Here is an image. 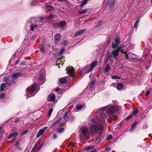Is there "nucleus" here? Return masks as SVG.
Masks as SVG:
<instances>
[{
    "label": "nucleus",
    "instance_id": "obj_1",
    "mask_svg": "<svg viewBox=\"0 0 152 152\" xmlns=\"http://www.w3.org/2000/svg\"><path fill=\"white\" fill-rule=\"evenodd\" d=\"M89 136V131L88 128L85 127H82L80 129V138L81 140H86Z\"/></svg>",
    "mask_w": 152,
    "mask_h": 152
},
{
    "label": "nucleus",
    "instance_id": "obj_2",
    "mask_svg": "<svg viewBox=\"0 0 152 152\" xmlns=\"http://www.w3.org/2000/svg\"><path fill=\"white\" fill-rule=\"evenodd\" d=\"M118 108L115 107H110L107 110L108 115L109 116V119L111 120L115 121L117 119L116 116L114 115L113 114L115 112L118 110Z\"/></svg>",
    "mask_w": 152,
    "mask_h": 152
},
{
    "label": "nucleus",
    "instance_id": "obj_3",
    "mask_svg": "<svg viewBox=\"0 0 152 152\" xmlns=\"http://www.w3.org/2000/svg\"><path fill=\"white\" fill-rule=\"evenodd\" d=\"M102 125L99 124L97 125H93L91 127L90 130L91 132L93 133L95 132L98 133H101L102 130Z\"/></svg>",
    "mask_w": 152,
    "mask_h": 152
},
{
    "label": "nucleus",
    "instance_id": "obj_4",
    "mask_svg": "<svg viewBox=\"0 0 152 152\" xmlns=\"http://www.w3.org/2000/svg\"><path fill=\"white\" fill-rule=\"evenodd\" d=\"M36 86L35 85H34L31 87H29L27 88L26 91L28 97L33 96L36 94V92L35 91Z\"/></svg>",
    "mask_w": 152,
    "mask_h": 152
},
{
    "label": "nucleus",
    "instance_id": "obj_5",
    "mask_svg": "<svg viewBox=\"0 0 152 152\" xmlns=\"http://www.w3.org/2000/svg\"><path fill=\"white\" fill-rule=\"evenodd\" d=\"M66 70L68 74L71 77H73L74 76L75 74L74 73L75 70L73 67L72 66L67 67L66 69Z\"/></svg>",
    "mask_w": 152,
    "mask_h": 152
},
{
    "label": "nucleus",
    "instance_id": "obj_6",
    "mask_svg": "<svg viewBox=\"0 0 152 152\" xmlns=\"http://www.w3.org/2000/svg\"><path fill=\"white\" fill-rule=\"evenodd\" d=\"M69 113V110H66L65 111L64 113V117L63 118H61L58 121V123L61 121L62 120V119H63V122H62L61 124L62 125L66 123V120L67 118V116Z\"/></svg>",
    "mask_w": 152,
    "mask_h": 152
},
{
    "label": "nucleus",
    "instance_id": "obj_7",
    "mask_svg": "<svg viewBox=\"0 0 152 152\" xmlns=\"http://www.w3.org/2000/svg\"><path fill=\"white\" fill-rule=\"evenodd\" d=\"M111 58L115 59H118L119 58V53L116 50H113L111 54Z\"/></svg>",
    "mask_w": 152,
    "mask_h": 152
},
{
    "label": "nucleus",
    "instance_id": "obj_8",
    "mask_svg": "<svg viewBox=\"0 0 152 152\" xmlns=\"http://www.w3.org/2000/svg\"><path fill=\"white\" fill-rule=\"evenodd\" d=\"M120 43V39H119L117 37L115 40V43H113L112 46L113 48L115 49L117 48L119 45Z\"/></svg>",
    "mask_w": 152,
    "mask_h": 152
},
{
    "label": "nucleus",
    "instance_id": "obj_9",
    "mask_svg": "<svg viewBox=\"0 0 152 152\" xmlns=\"http://www.w3.org/2000/svg\"><path fill=\"white\" fill-rule=\"evenodd\" d=\"M47 126H46L43 128L42 129H40L37 134V137H39L41 135L44 133V131L47 129Z\"/></svg>",
    "mask_w": 152,
    "mask_h": 152
},
{
    "label": "nucleus",
    "instance_id": "obj_10",
    "mask_svg": "<svg viewBox=\"0 0 152 152\" xmlns=\"http://www.w3.org/2000/svg\"><path fill=\"white\" fill-rule=\"evenodd\" d=\"M66 24V22L64 21L61 22L59 23H58V27L63 29L65 28Z\"/></svg>",
    "mask_w": 152,
    "mask_h": 152
},
{
    "label": "nucleus",
    "instance_id": "obj_11",
    "mask_svg": "<svg viewBox=\"0 0 152 152\" xmlns=\"http://www.w3.org/2000/svg\"><path fill=\"white\" fill-rule=\"evenodd\" d=\"M55 98V95L53 93H51L50 94L47 99V100L49 102L53 101Z\"/></svg>",
    "mask_w": 152,
    "mask_h": 152
},
{
    "label": "nucleus",
    "instance_id": "obj_12",
    "mask_svg": "<svg viewBox=\"0 0 152 152\" xmlns=\"http://www.w3.org/2000/svg\"><path fill=\"white\" fill-rule=\"evenodd\" d=\"M45 72L44 70L42 71L39 76V79L41 80H43L45 79Z\"/></svg>",
    "mask_w": 152,
    "mask_h": 152
},
{
    "label": "nucleus",
    "instance_id": "obj_13",
    "mask_svg": "<svg viewBox=\"0 0 152 152\" xmlns=\"http://www.w3.org/2000/svg\"><path fill=\"white\" fill-rule=\"evenodd\" d=\"M86 29H83L82 30H81L78 31H77L76 32L74 35V37H77V36L80 35L81 34H82L85 31Z\"/></svg>",
    "mask_w": 152,
    "mask_h": 152
},
{
    "label": "nucleus",
    "instance_id": "obj_14",
    "mask_svg": "<svg viewBox=\"0 0 152 152\" xmlns=\"http://www.w3.org/2000/svg\"><path fill=\"white\" fill-rule=\"evenodd\" d=\"M20 74L19 73H17L14 74L11 76V81H13L15 79L20 77Z\"/></svg>",
    "mask_w": 152,
    "mask_h": 152
},
{
    "label": "nucleus",
    "instance_id": "obj_15",
    "mask_svg": "<svg viewBox=\"0 0 152 152\" xmlns=\"http://www.w3.org/2000/svg\"><path fill=\"white\" fill-rule=\"evenodd\" d=\"M6 83H3L0 85V91H2L6 88Z\"/></svg>",
    "mask_w": 152,
    "mask_h": 152
},
{
    "label": "nucleus",
    "instance_id": "obj_16",
    "mask_svg": "<svg viewBox=\"0 0 152 152\" xmlns=\"http://www.w3.org/2000/svg\"><path fill=\"white\" fill-rule=\"evenodd\" d=\"M97 64V61H94L92 62V63H91L90 65L91 69L88 72L91 71L92 70V69L95 67Z\"/></svg>",
    "mask_w": 152,
    "mask_h": 152
},
{
    "label": "nucleus",
    "instance_id": "obj_17",
    "mask_svg": "<svg viewBox=\"0 0 152 152\" xmlns=\"http://www.w3.org/2000/svg\"><path fill=\"white\" fill-rule=\"evenodd\" d=\"M46 8L49 11H53L55 10L54 8L50 5H46Z\"/></svg>",
    "mask_w": 152,
    "mask_h": 152
},
{
    "label": "nucleus",
    "instance_id": "obj_18",
    "mask_svg": "<svg viewBox=\"0 0 152 152\" xmlns=\"http://www.w3.org/2000/svg\"><path fill=\"white\" fill-rule=\"evenodd\" d=\"M17 135V133L16 132H14L11 134H10L9 137L10 139H12L14 138L15 136Z\"/></svg>",
    "mask_w": 152,
    "mask_h": 152
},
{
    "label": "nucleus",
    "instance_id": "obj_19",
    "mask_svg": "<svg viewBox=\"0 0 152 152\" xmlns=\"http://www.w3.org/2000/svg\"><path fill=\"white\" fill-rule=\"evenodd\" d=\"M59 82L61 84L65 83L67 82V80L66 79L61 78L59 79Z\"/></svg>",
    "mask_w": 152,
    "mask_h": 152
},
{
    "label": "nucleus",
    "instance_id": "obj_20",
    "mask_svg": "<svg viewBox=\"0 0 152 152\" xmlns=\"http://www.w3.org/2000/svg\"><path fill=\"white\" fill-rule=\"evenodd\" d=\"M94 146H87L84 148V150L85 151L88 150L93 149L94 148Z\"/></svg>",
    "mask_w": 152,
    "mask_h": 152
},
{
    "label": "nucleus",
    "instance_id": "obj_21",
    "mask_svg": "<svg viewBox=\"0 0 152 152\" xmlns=\"http://www.w3.org/2000/svg\"><path fill=\"white\" fill-rule=\"evenodd\" d=\"M88 10L87 9L84 10H81L78 11V13L79 14H83L86 13Z\"/></svg>",
    "mask_w": 152,
    "mask_h": 152
},
{
    "label": "nucleus",
    "instance_id": "obj_22",
    "mask_svg": "<svg viewBox=\"0 0 152 152\" xmlns=\"http://www.w3.org/2000/svg\"><path fill=\"white\" fill-rule=\"evenodd\" d=\"M123 87V85L122 83H118L117 85V89L118 90H121Z\"/></svg>",
    "mask_w": 152,
    "mask_h": 152
},
{
    "label": "nucleus",
    "instance_id": "obj_23",
    "mask_svg": "<svg viewBox=\"0 0 152 152\" xmlns=\"http://www.w3.org/2000/svg\"><path fill=\"white\" fill-rule=\"evenodd\" d=\"M88 1V0H84L83 1L82 4H81V5H80L81 7L83 8V7L84 6V5H85L87 3Z\"/></svg>",
    "mask_w": 152,
    "mask_h": 152
},
{
    "label": "nucleus",
    "instance_id": "obj_24",
    "mask_svg": "<svg viewBox=\"0 0 152 152\" xmlns=\"http://www.w3.org/2000/svg\"><path fill=\"white\" fill-rule=\"evenodd\" d=\"M65 50V49L64 48H62L60 50L58 53V56H61Z\"/></svg>",
    "mask_w": 152,
    "mask_h": 152
},
{
    "label": "nucleus",
    "instance_id": "obj_25",
    "mask_svg": "<svg viewBox=\"0 0 152 152\" xmlns=\"http://www.w3.org/2000/svg\"><path fill=\"white\" fill-rule=\"evenodd\" d=\"M37 26V25L35 24H32L31 26V30L33 31L34 28Z\"/></svg>",
    "mask_w": 152,
    "mask_h": 152
},
{
    "label": "nucleus",
    "instance_id": "obj_26",
    "mask_svg": "<svg viewBox=\"0 0 152 152\" xmlns=\"http://www.w3.org/2000/svg\"><path fill=\"white\" fill-rule=\"evenodd\" d=\"M110 65L109 64H107L105 67V71L106 72H108V71L110 70Z\"/></svg>",
    "mask_w": 152,
    "mask_h": 152
},
{
    "label": "nucleus",
    "instance_id": "obj_27",
    "mask_svg": "<svg viewBox=\"0 0 152 152\" xmlns=\"http://www.w3.org/2000/svg\"><path fill=\"white\" fill-rule=\"evenodd\" d=\"M64 61H63V62H62V61H60L59 62H58V68L61 67V66H60V65H61V66H63L62 65L63 64H64Z\"/></svg>",
    "mask_w": 152,
    "mask_h": 152
},
{
    "label": "nucleus",
    "instance_id": "obj_28",
    "mask_svg": "<svg viewBox=\"0 0 152 152\" xmlns=\"http://www.w3.org/2000/svg\"><path fill=\"white\" fill-rule=\"evenodd\" d=\"M64 128L63 127H61L58 129V132L59 133H61L63 132Z\"/></svg>",
    "mask_w": 152,
    "mask_h": 152
},
{
    "label": "nucleus",
    "instance_id": "obj_29",
    "mask_svg": "<svg viewBox=\"0 0 152 152\" xmlns=\"http://www.w3.org/2000/svg\"><path fill=\"white\" fill-rule=\"evenodd\" d=\"M96 81V80L95 79H93L92 80L90 85V87L92 88L93 87V86H94V84L95 83Z\"/></svg>",
    "mask_w": 152,
    "mask_h": 152
},
{
    "label": "nucleus",
    "instance_id": "obj_30",
    "mask_svg": "<svg viewBox=\"0 0 152 152\" xmlns=\"http://www.w3.org/2000/svg\"><path fill=\"white\" fill-rule=\"evenodd\" d=\"M137 124V122H135L132 124L131 127V130L134 128L135 126H136Z\"/></svg>",
    "mask_w": 152,
    "mask_h": 152
},
{
    "label": "nucleus",
    "instance_id": "obj_31",
    "mask_svg": "<svg viewBox=\"0 0 152 152\" xmlns=\"http://www.w3.org/2000/svg\"><path fill=\"white\" fill-rule=\"evenodd\" d=\"M83 107V105L80 104L77 105L76 107V109L77 110H80Z\"/></svg>",
    "mask_w": 152,
    "mask_h": 152
},
{
    "label": "nucleus",
    "instance_id": "obj_32",
    "mask_svg": "<svg viewBox=\"0 0 152 152\" xmlns=\"http://www.w3.org/2000/svg\"><path fill=\"white\" fill-rule=\"evenodd\" d=\"M57 124V121H56L55 122L53 123V124L50 126V128H53Z\"/></svg>",
    "mask_w": 152,
    "mask_h": 152
},
{
    "label": "nucleus",
    "instance_id": "obj_33",
    "mask_svg": "<svg viewBox=\"0 0 152 152\" xmlns=\"http://www.w3.org/2000/svg\"><path fill=\"white\" fill-rule=\"evenodd\" d=\"M5 94L3 93L0 95V99H3L5 97Z\"/></svg>",
    "mask_w": 152,
    "mask_h": 152
},
{
    "label": "nucleus",
    "instance_id": "obj_34",
    "mask_svg": "<svg viewBox=\"0 0 152 152\" xmlns=\"http://www.w3.org/2000/svg\"><path fill=\"white\" fill-rule=\"evenodd\" d=\"M100 116L104 118V119H106L107 118V115L104 114V113H102L100 115Z\"/></svg>",
    "mask_w": 152,
    "mask_h": 152
},
{
    "label": "nucleus",
    "instance_id": "obj_35",
    "mask_svg": "<svg viewBox=\"0 0 152 152\" xmlns=\"http://www.w3.org/2000/svg\"><path fill=\"white\" fill-rule=\"evenodd\" d=\"M112 78L113 79H120V77L116 75H114L112 76Z\"/></svg>",
    "mask_w": 152,
    "mask_h": 152
},
{
    "label": "nucleus",
    "instance_id": "obj_36",
    "mask_svg": "<svg viewBox=\"0 0 152 152\" xmlns=\"http://www.w3.org/2000/svg\"><path fill=\"white\" fill-rule=\"evenodd\" d=\"M53 110L52 108H50L49 110V112L48 113V116L50 117L51 115V113H52Z\"/></svg>",
    "mask_w": 152,
    "mask_h": 152
},
{
    "label": "nucleus",
    "instance_id": "obj_37",
    "mask_svg": "<svg viewBox=\"0 0 152 152\" xmlns=\"http://www.w3.org/2000/svg\"><path fill=\"white\" fill-rule=\"evenodd\" d=\"M58 93L60 94L62 93L63 91V90L61 88H58Z\"/></svg>",
    "mask_w": 152,
    "mask_h": 152
},
{
    "label": "nucleus",
    "instance_id": "obj_38",
    "mask_svg": "<svg viewBox=\"0 0 152 152\" xmlns=\"http://www.w3.org/2000/svg\"><path fill=\"white\" fill-rule=\"evenodd\" d=\"M43 144H44L43 142H42L40 144V145L38 147L37 150V151L36 152H37L39 150H40V149L41 148Z\"/></svg>",
    "mask_w": 152,
    "mask_h": 152
},
{
    "label": "nucleus",
    "instance_id": "obj_39",
    "mask_svg": "<svg viewBox=\"0 0 152 152\" xmlns=\"http://www.w3.org/2000/svg\"><path fill=\"white\" fill-rule=\"evenodd\" d=\"M138 112V111L137 110H134L132 112V114L133 115H136Z\"/></svg>",
    "mask_w": 152,
    "mask_h": 152
},
{
    "label": "nucleus",
    "instance_id": "obj_40",
    "mask_svg": "<svg viewBox=\"0 0 152 152\" xmlns=\"http://www.w3.org/2000/svg\"><path fill=\"white\" fill-rule=\"evenodd\" d=\"M57 137V135L55 133L53 135L52 139L53 140H56V139Z\"/></svg>",
    "mask_w": 152,
    "mask_h": 152
},
{
    "label": "nucleus",
    "instance_id": "obj_41",
    "mask_svg": "<svg viewBox=\"0 0 152 152\" xmlns=\"http://www.w3.org/2000/svg\"><path fill=\"white\" fill-rule=\"evenodd\" d=\"M112 137V136L111 135H110L108 136V137H107L106 138V139L107 140H110V139H111Z\"/></svg>",
    "mask_w": 152,
    "mask_h": 152
},
{
    "label": "nucleus",
    "instance_id": "obj_42",
    "mask_svg": "<svg viewBox=\"0 0 152 152\" xmlns=\"http://www.w3.org/2000/svg\"><path fill=\"white\" fill-rule=\"evenodd\" d=\"M139 22V20H137L136 21V22L135 23V24L134 25V27H137V26L138 24V23Z\"/></svg>",
    "mask_w": 152,
    "mask_h": 152
},
{
    "label": "nucleus",
    "instance_id": "obj_43",
    "mask_svg": "<svg viewBox=\"0 0 152 152\" xmlns=\"http://www.w3.org/2000/svg\"><path fill=\"white\" fill-rule=\"evenodd\" d=\"M54 38H55L54 42L55 43H56V42H57V34H56L55 35V36L54 37Z\"/></svg>",
    "mask_w": 152,
    "mask_h": 152
},
{
    "label": "nucleus",
    "instance_id": "obj_44",
    "mask_svg": "<svg viewBox=\"0 0 152 152\" xmlns=\"http://www.w3.org/2000/svg\"><path fill=\"white\" fill-rule=\"evenodd\" d=\"M39 141H38L35 144L34 147H37L39 145Z\"/></svg>",
    "mask_w": 152,
    "mask_h": 152
},
{
    "label": "nucleus",
    "instance_id": "obj_45",
    "mask_svg": "<svg viewBox=\"0 0 152 152\" xmlns=\"http://www.w3.org/2000/svg\"><path fill=\"white\" fill-rule=\"evenodd\" d=\"M61 37V35L60 34H58V41L59 40Z\"/></svg>",
    "mask_w": 152,
    "mask_h": 152
},
{
    "label": "nucleus",
    "instance_id": "obj_46",
    "mask_svg": "<svg viewBox=\"0 0 152 152\" xmlns=\"http://www.w3.org/2000/svg\"><path fill=\"white\" fill-rule=\"evenodd\" d=\"M125 55V58L126 59H128L129 57H128V55L127 54V52H125V53H124Z\"/></svg>",
    "mask_w": 152,
    "mask_h": 152
},
{
    "label": "nucleus",
    "instance_id": "obj_47",
    "mask_svg": "<svg viewBox=\"0 0 152 152\" xmlns=\"http://www.w3.org/2000/svg\"><path fill=\"white\" fill-rule=\"evenodd\" d=\"M40 50L42 52H44V48L42 46H41L40 47Z\"/></svg>",
    "mask_w": 152,
    "mask_h": 152
},
{
    "label": "nucleus",
    "instance_id": "obj_48",
    "mask_svg": "<svg viewBox=\"0 0 152 152\" xmlns=\"http://www.w3.org/2000/svg\"><path fill=\"white\" fill-rule=\"evenodd\" d=\"M28 132V130L24 131L23 132L21 135H24L25 134H26Z\"/></svg>",
    "mask_w": 152,
    "mask_h": 152
},
{
    "label": "nucleus",
    "instance_id": "obj_49",
    "mask_svg": "<svg viewBox=\"0 0 152 152\" xmlns=\"http://www.w3.org/2000/svg\"><path fill=\"white\" fill-rule=\"evenodd\" d=\"M132 117V115H129V116L127 117L126 118V120H128L129 119H130V118H131Z\"/></svg>",
    "mask_w": 152,
    "mask_h": 152
},
{
    "label": "nucleus",
    "instance_id": "obj_50",
    "mask_svg": "<svg viewBox=\"0 0 152 152\" xmlns=\"http://www.w3.org/2000/svg\"><path fill=\"white\" fill-rule=\"evenodd\" d=\"M105 150L106 151L108 152L110 151V147H107L105 148Z\"/></svg>",
    "mask_w": 152,
    "mask_h": 152
},
{
    "label": "nucleus",
    "instance_id": "obj_51",
    "mask_svg": "<svg viewBox=\"0 0 152 152\" xmlns=\"http://www.w3.org/2000/svg\"><path fill=\"white\" fill-rule=\"evenodd\" d=\"M68 41L67 40H65L64 41V45H66L68 44Z\"/></svg>",
    "mask_w": 152,
    "mask_h": 152
},
{
    "label": "nucleus",
    "instance_id": "obj_52",
    "mask_svg": "<svg viewBox=\"0 0 152 152\" xmlns=\"http://www.w3.org/2000/svg\"><path fill=\"white\" fill-rule=\"evenodd\" d=\"M121 49V47H119L118 48L115 49V50H116L117 51H118V52L119 53V51Z\"/></svg>",
    "mask_w": 152,
    "mask_h": 152
},
{
    "label": "nucleus",
    "instance_id": "obj_53",
    "mask_svg": "<svg viewBox=\"0 0 152 152\" xmlns=\"http://www.w3.org/2000/svg\"><path fill=\"white\" fill-rule=\"evenodd\" d=\"M4 81H5V82H7L8 79V77H4Z\"/></svg>",
    "mask_w": 152,
    "mask_h": 152
},
{
    "label": "nucleus",
    "instance_id": "obj_54",
    "mask_svg": "<svg viewBox=\"0 0 152 152\" xmlns=\"http://www.w3.org/2000/svg\"><path fill=\"white\" fill-rule=\"evenodd\" d=\"M121 52L122 53H125V52H126L127 51H124V50L122 49L121 50Z\"/></svg>",
    "mask_w": 152,
    "mask_h": 152
},
{
    "label": "nucleus",
    "instance_id": "obj_55",
    "mask_svg": "<svg viewBox=\"0 0 152 152\" xmlns=\"http://www.w3.org/2000/svg\"><path fill=\"white\" fill-rule=\"evenodd\" d=\"M150 94V91H148L147 92V93H146V95L147 96H148V95H149Z\"/></svg>",
    "mask_w": 152,
    "mask_h": 152
},
{
    "label": "nucleus",
    "instance_id": "obj_56",
    "mask_svg": "<svg viewBox=\"0 0 152 152\" xmlns=\"http://www.w3.org/2000/svg\"><path fill=\"white\" fill-rule=\"evenodd\" d=\"M19 61H20V59H18L17 61H16L15 64H18L19 63Z\"/></svg>",
    "mask_w": 152,
    "mask_h": 152
},
{
    "label": "nucleus",
    "instance_id": "obj_57",
    "mask_svg": "<svg viewBox=\"0 0 152 152\" xmlns=\"http://www.w3.org/2000/svg\"><path fill=\"white\" fill-rule=\"evenodd\" d=\"M54 16L53 14H51L49 15V17L51 18H53Z\"/></svg>",
    "mask_w": 152,
    "mask_h": 152
},
{
    "label": "nucleus",
    "instance_id": "obj_58",
    "mask_svg": "<svg viewBox=\"0 0 152 152\" xmlns=\"http://www.w3.org/2000/svg\"><path fill=\"white\" fill-rule=\"evenodd\" d=\"M53 25L54 26L56 27H57V23H56L55 24H53Z\"/></svg>",
    "mask_w": 152,
    "mask_h": 152
},
{
    "label": "nucleus",
    "instance_id": "obj_59",
    "mask_svg": "<svg viewBox=\"0 0 152 152\" xmlns=\"http://www.w3.org/2000/svg\"><path fill=\"white\" fill-rule=\"evenodd\" d=\"M110 57L111 56H108L107 57V61L108 60H109L110 58Z\"/></svg>",
    "mask_w": 152,
    "mask_h": 152
},
{
    "label": "nucleus",
    "instance_id": "obj_60",
    "mask_svg": "<svg viewBox=\"0 0 152 152\" xmlns=\"http://www.w3.org/2000/svg\"><path fill=\"white\" fill-rule=\"evenodd\" d=\"M92 122H95V120H92Z\"/></svg>",
    "mask_w": 152,
    "mask_h": 152
},
{
    "label": "nucleus",
    "instance_id": "obj_61",
    "mask_svg": "<svg viewBox=\"0 0 152 152\" xmlns=\"http://www.w3.org/2000/svg\"><path fill=\"white\" fill-rule=\"evenodd\" d=\"M58 0L60 1H65V0Z\"/></svg>",
    "mask_w": 152,
    "mask_h": 152
},
{
    "label": "nucleus",
    "instance_id": "obj_62",
    "mask_svg": "<svg viewBox=\"0 0 152 152\" xmlns=\"http://www.w3.org/2000/svg\"><path fill=\"white\" fill-rule=\"evenodd\" d=\"M55 91H56H56H57V88H56L55 89Z\"/></svg>",
    "mask_w": 152,
    "mask_h": 152
},
{
    "label": "nucleus",
    "instance_id": "obj_63",
    "mask_svg": "<svg viewBox=\"0 0 152 152\" xmlns=\"http://www.w3.org/2000/svg\"><path fill=\"white\" fill-rule=\"evenodd\" d=\"M43 19V18H40V20H42Z\"/></svg>",
    "mask_w": 152,
    "mask_h": 152
},
{
    "label": "nucleus",
    "instance_id": "obj_64",
    "mask_svg": "<svg viewBox=\"0 0 152 152\" xmlns=\"http://www.w3.org/2000/svg\"><path fill=\"white\" fill-rule=\"evenodd\" d=\"M103 108H102V109H102V110H103Z\"/></svg>",
    "mask_w": 152,
    "mask_h": 152
}]
</instances>
